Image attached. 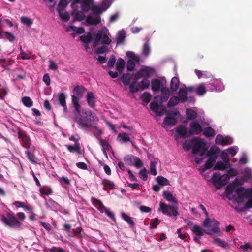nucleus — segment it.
<instances>
[{
  "mask_svg": "<svg viewBox=\"0 0 252 252\" xmlns=\"http://www.w3.org/2000/svg\"><path fill=\"white\" fill-rule=\"evenodd\" d=\"M83 229L81 227H78L75 229H73L70 233H68V236L72 237H77L78 238H82V235L81 232Z\"/></svg>",
  "mask_w": 252,
  "mask_h": 252,
  "instance_id": "obj_24",
  "label": "nucleus"
},
{
  "mask_svg": "<svg viewBox=\"0 0 252 252\" xmlns=\"http://www.w3.org/2000/svg\"><path fill=\"white\" fill-rule=\"evenodd\" d=\"M235 192L237 194L238 198L241 200L244 197L250 198L252 197V189L251 188L245 190L244 187H241L235 190Z\"/></svg>",
  "mask_w": 252,
  "mask_h": 252,
  "instance_id": "obj_8",
  "label": "nucleus"
},
{
  "mask_svg": "<svg viewBox=\"0 0 252 252\" xmlns=\"http://www.w3.org/2000/svg\"><path fill=\"white\" fill-rule=\"evenodd\" d=\"M71 15L74 16V20L75 21H81L84 19L85 15L82 11H73Z\"/></svg>",
  "mask_w": 252,
  "mask_h": 252,
  "instance_id": "obj_30",
  "label": "nucleus"
},
{
  "mask_svg": "<svg viewBox=\"0 0 252 252\" xmlns=\"http://www.w3.org/2000/svg\"><path fill=\"white\" fill-rule=\"evenodd\" d=\"M139 84H140V88L142 90H144L149 87L150 81L146 78H144Z\"/></svg>",
  "mask_w": 252,
  "mask_h": 252,
  "instance_id": "obj_60",
  "label": "nucleus"
},
{
  "mask_svg": "<svg viewBox=\"0 0 252 252\" xmlns=\"http://www.w3.org/2000/svg\"><path fill=\"white\" fill-rule=\"evenodd\" d=\"M158 210L169 217H177L179 215L177 205H170L160 202Z\"/></svg>",
  "mask_w": 252,
  "mask_h": 252,
  "instance_id": "obj_3",
  "label": "nucleus"
},
{
  "mask_svg": "<svg viewBox=\"0 0 252 252\" xmlns=\"http://www.w3.org/2000/svg\"><path fill=\"white\" fill-rule=\"evenodd\" d=\"M98 140L99 141V143L100 145L102 146V149H107L109 150L110 148H111V145L109 144V142L105 139H102L100 137L97 138Z\"/></svg>",
  "mask_w": 252,
  "mask_h": 252,
  "instance_id": "obj_47",
  "label": "nucleus"
},
{
  "mask_svg": "<svg viewBox=\"0 0 252 252\" xmlns=\"http://www.w3.org/2000/svg\"><path fill=\"white\" fill-rule=\"evenodd\" d=\"M112 2V0H103L99 6L92 5V11L95 15H100L110 6Z\"/></svg>",
  "mask_w": 252,
  "mask_h": 252,
  "instance_id": "obj_5",
  "label": "nucleus"
},
{
  "mask_svg": "<svg viewBox=\"0 0 252 252\" xmlns=\"http://www.w3.org/2000/svg\"><path fill=\"white\" fill-rule=\"evenodd\" d=\"M4 37L10 42L13 41L15 39V36L12 33L6 32H3V38Z\"/></svg>",
  "mask_w": 252,
  "mask_h": 252,
  "instance_id": "obj_61",
  "label": "nucleus"
},
{
  "mask_svg": "<svg viewBox=\"0 0 252 252\" xmlns=\"http://www.w3.org/2000/svg\"><path fill=\"white\" fill-rule=\"evenodd\" d=\"M121 217L129 224L130 227L133 228L134 227L135 223L131 217L124 212L121 213Z\"/></svg>",
  "mask_w": 252,
  "mask_h": 252,
  "instance_id": "obj_23",
  "label": "nucleus"
},
{
  "mask_svg": "<svg viewBox=\"0 0 252 252\" xmlns=\"http://www.w3.org/2000/svg\"><path fill=\"white\" fill-rule=\"evenodd\" d=\"M80 117L77 118L76 122L82 127H91L94 124V116L92 114V111L89 109L83 110L78 113Z\"/></svg>",
  "mask_w": 252,
  "mask_h": 252,
  "instance_id": "obj_1",
  "label": "nucleus"
},
{
  "mask_svg": "<svg viewBox=\"0 0 252 252\" xmlns=\"http://www.w3.org/2000/svg\"><path fill=\"white\" fill-rule=\"evenodd\" d=\"M70 28L73 32H75L79 34H82L85 32V29L83 27H77L74 26H71Z\"/></svg>",
  "mask_w": 252,
  "mask_h": 252,
  "instance_id": "obj_59",
  "label": "nucleus"
},
{
  "mask_svg": "<svg viewBox=\"0 0 252 252\" xmlns=\"http://www.w3.org/2000/svg\"><path fill=\"white\" fill-rule=\"evenodd\" d=\"M137 84L136 81H133L129 86V90L131 93H134L137 92L140 88V84Z\"/></svg>",
  "mask_w": 252,
  "mask_h": 252,
  "instance_id": "obj_46",
  "label": "nucleus"
},
{
  "mask_svg": "<svg viewBox=\"0 0 252 252\" xmlns=\"http://www.w3.org/2000/svg\"><path fill=\"white\" fill-rule=\"evenodd\" d=\"M179 101L180 99L178 96H175L171 97L167 103L168 107H172L176 105L179 103Z\"/></svg>",
  "mask_w": 252,
  "mask_h": 252,
  "instance_id": "obj_40",
  "label": "nucleus"
},
{
  "mask_svg": "<svg viewBox=\"0 0 252 252\" xmlns=\"http://www.w3.org/2000/svg\"><path fill=\"white\" fill-rule=\"evenodd\" d=\"M58 99L60 104L63 108L64 112L67 111V107L66 104L65 96L63 93H60L58 94Z\"/></svg>",
  "mask_w": 252,
  "mask_h": 252,
  "instance_id": "obj_18",
  "label": "nucleus"
},
{
  "mask_svg": "<svg viewBox=\"0 0 252 252\" xmlns=\"http://www.w3.org/2000/svg\"><path fill=\"white\" fill-rule=\"evenodd\" d=\"M92 39V36L90 32H88L86 35H83L80 37V40L85 43H88L90 42Z\"/></svg>",
  "mask_w": 252,
  "mask_h": 252,
  "instance_id": "obj_51",
  "label": "nucleus"
},
{
  "mask_svg": "<svg viewBox=\"0 0 252 252\" xmlns=\"http://www.w3.org/2000/svg\"><path fill=\"white\" fill-rule=\"evenodd\" d=\"M59 182L62 187L66 188L67 186L70 184V181L66 177H63L60 178Z\"/></svg>",
  "mask_w": 252,
  "mask_h": 252,
  "instance_id": "obj_52",
  "label": "nucleus"
},
{
  "mask_svg": "<svg viewBox=\"0 0 252 252\" xmlns=\"http://www.w3.org/2000/svg\"><path fill=\"white\" fill-rule=\"evenodd\" d=\"M26 154L27 155V156L29 159V160L32 162V163H36L35 159V156L33 154L31 153V151H29V149L27 150V151L25 152Z\"/></svg>",
  "mask_w": 252,
  "mask_h": 252,
  "instance_id": "obj_58",
  "label": "nucleus"
},
{
  "mask_svg": "<svg viewBox=\"0 0 252 252\" xmlns=\"http://www.w3.org/2000/svg\"><path fill=\"white\" fill-rule=\"evenodd\" d=\"M161 100L162 101H166L169 97V91L167 88L163 87L161 88Z\"/></svg>",
  "mask_w": 252,
  "mask_h": 252,
  "instance_id": "obj_35",
  "label": "nucleus"
},
{
  "mask_svg": "<svg viewBox=\"0 0 252 252\" xmlns=\"http://www.w3.org/2000/svg\"><path fill=\"white\" fill-rule=\"evenodd\" d=\"M134 61L129 60L127 62L126 67L127 70L129 71H133L134 69L135 64L134 62Z\"/></svg>",
  "mask_w": 252,
  "mask_h": 252,
  "instance_id": "obj_62",
  "label": "nucleus"
},
{
  "mask_svg": "<svg viewBox=\"0 0 252 252\" xmlns=\"http://www.w3.org/2000/svg\"><path fill=\"white\" fill-rule=\"evenodd\" d=\"M125 34L126 33L124 30H121L119 32L117 38V44H122L124 43L126 38Z\"/></svg>",
  "mask_w": 252,
  "mask_h": 252,
  "instance_id": "obj_41",
  "label": "nucleus"
},
{
  "mask_svg": "<svg viewBox=\"0 0 252 252\" xmlns=\"http://www.w3.org/2000/svg\"><path fill=\"white\" fill-rule=\"evenodd\" d=\"M17 130L18 137L20 139L22 146L27 150L30 149L31 145V140L29 136L25 130L20 128H18Z\"/></svg>",
  "mask_w": 252,
  "mask_h": 252,
  "instance_id": "obj_4",
  "label": "nucleus"
},
{
  "mask_svg": "<svg viewBox=\"0 0 252 252\" xmlns=\"http://www.w3.org/2000/svg\"><path fill=\"white\" fill-rule=\"evenodd\" d=\"M150 108L153 112L158 113L159 109V105L157 102L152 101L150 104Z\"/></svg>",
  "mask_w": 252,
  "mask_h": 252,
  "instance_id": "obj_57",
  "label": "nucleus"
},
{
  "mask_svg": "<svg viewBox=\"0 0 252 252\" xmlns=\"http://www.w3.org/2000/svg\"><path fill=\"white\" fill-rule=\"evenodd\" d=\"M118 138H120L119 140L123 142H126L130 141V138L128 136L127 134L126 133H120L118 135Z\"/></svg>",
  "mask_w": 252,
  "mask_h": 252,
  "instance_id": "obj_54",
  "label": "nucleus"
},
{
  "mask_svg": "<svg viewBox=\"0 0 252 252\" xmlns=\"http://www.w3.org/2000/svg\"><path fill=\"white\" fill-rule=\"evenodd\" d=\"M156 164H157V162H156L155 161H151L150 162V172L152 175H153L154 176L156 175L157 174V172L156 168Z\"/></svg>",
  "mask_w": 252,
  "mask_h": 252,
  "instance_id": "obj_56",
  "label": "nucleus"
},
{
  "mask_svg": "<svg viewBox=\"0 0 252 252\" xmlns=\"http://www.w3.org/2000/svg\"><path fill=\"white\" fill-rule=\"evenodd\" d=\"M87 101L89 106L94 107L95 106V97L92 92H88L87 94Z\"/></svg>",
  "mask_w": 252,
  "mask_h": 252,
  "instance_id": "obj_27",
  "label": "nucleus"
},
{
  "mask_svg": "<svg viewBox=\"0 0 252 252\" xmlns=\"http://www.w3.org/2000/svg\"><path fill=\"white\" fill-rule=\"evenodd\" d=\"M191 230L198 236L201 237L204 235V230H203L200 226L197 225H194L192 228H191ZM204 232L205 231H204Z\"/></svg>",
  "mask_w": 252,
  "mask_h": 252,
  "instance_id": "obj_31",
  "label": "nucleus"
},
{
  "mask_svg": "<svg viewBox=\"0 0 252 252\" xmlns=\"http://www.w3.org/2000/svg\"><path fill=\"white\" fill-rule=\"evenodd\" d=\"M80 99H81V98L76 96L75 95H73L72 96V103L78 113H80V110L81 108V106L78 103V100Z\"/></svg>",
  "mask_w": 252,
  "mask_h": 252,
  "instance_id": "obj_33",
  "label": "nucleus"
},
{
  "mask_svg": "<svg viewBox=\"0 0 252 252\" xmlns=\"http://www.w3.org/2000/svg\"><path fill=\"white\" fill-rule=\"evenodd\" d=\"M236 188V184L235 182H233L232 183H230L228 184L225 189V192L227 195L231 194L233 191Z\"/></svg>",
  "mask_w": 252,
  "mask_h": 252,
  "instance_id": "obj_50",
  "label": "nucleus"
},
{
  "mask_svg": "<svg viewBox=\"0 0 252 252\" xmlns=\"http://www.w3.org/2000/svg\"><path fill=\"white\" fill-rule=\"evenodd\" d=\"M139 177L143 181H146L148 178L147 170L144 168L139 172Z\"/></svg>",
  "mask_w": 252,
  "mask_h": 252,
  "instance_id": "obj_64",
  "label": "nucleus"
},
{
  "mask_svg": "<svg viewBox=\"0 0 252 252\" xmlns=\"http://www.w3.org/2000/svg\"><path fill=\"white\" fill-rule=\"evenodd\" d=\"M161 85V82L158 79H153L151 81V88L154 92L159 91Z\"/></svg>",
  "mask_w": 252,
  "mask_h": 252,
  "instance_id": "obj_20",
  "label": "nucleus"
},
{
  "mask_svg": "<svg viewBox=\"0 0 252 252\" xmlns=\"http://www.w3.org/2000/svg\"><path fill=\"white\" fill-rule=\"evenodd\" d=\"M163 197L167 201L171 202H173L175 205H178V201L173 194L167 190H165L163 192Z\"/></svg>",
  "mask_w": 252,
  "mask_h": 252,
  "instance_id": "obj_16",
  "label": "nucleus"
},
{
  "mask_svg": "<svg viewBox=\"0 0 252 252\" xmlns=\"http://www.w3.org/2000/svg\"><path fill=\"white\" fill-rule=\"evenodd\" d=\"M226 168H227L226 163L222 161H218L214 167V170H223Z\"/></svg>",
  "mask_w": 252,
  "mask_h": 252,
  "instance_id": "obj_49",
  "label": "nucleus"
},
{
  "mask_svg": "<svg viewBox=\"0 0 252 252\" xmlns=\"http://www.w3.org/2000/svg\"><path fill=\"white\" fill-rule=\"evenodd\" d=\"M81 7L83 12H87L90 9H92V5H94V0H83L80 1Z\"/></svg>",
  "mask_w": 252,
  "mask_h": 252,
  "instance_id": "obj_12",
  "label": "nucleus"
},
{
  "mask_svg": "<svg viewBox=\"0 0 252 252\" xmlns=\"http://www.w3.org/2000/svg\"><path fill=\"white\" fill-rule=\"evenodd\" d=\"M111 42V40L108 36L99 31L95 35V39L94 42V45H98L100 43L103 44L109 45Z\"/></svg>",
  "mask_w": 252,
  "mask_h": 252,
  "instance_id": "obj_7",
  "label": "nucleus"
},
{
  "mask_svg": "<svg viewBox=\"0 0 252 252\" xmlns=\"http://www.w3.org/2000/svg\"><path fill=\"white\" fill-rule=\"evenodd\" d=\"M176 132L181 137L184 138L186 137L187 129L185 126L180 125L177 128Z\"/></svg>",
  "mask_w": 252,
  "mask_h": 252,
  "instance_id": "obj_42",
  "label": "nucleus"
},
{
  "mask_svg": "<svg viewBox=\"0 0 252 252\" xmlns=\"http://www.w3.org/2000/svg\"><path fill=\"white\" fill-rule=\"evenodd\" d=\"M131 79V75L129 73L123 74L121 77L122 82L125 85H129L130 83Z\"/></svg>",
  "mask_w": 252,
  "mask_h": 252,
  "instance_id": "obj_45",
  "label": "nucleus"
},
{
  "mask_svg": "<svg viewBox=\"0 0 252 252\" xmlns=\"http://www.w3.org/2000/svg\"><path fill=\"white\" fill-rule=\"evenodd\" d=\"M215 141L216 144L223 146L228 145L231 144V142L229 141V139L228 138L224 137L220 134H219L217 136Z\"/></svg>",
  "mask_w": 252,
  "mask_h": 252,
  "instance_id": "obj_15",
  "label": "nucleus"
},
{
  "mask_svg": "<svg viewBox=\"0 0 252 252\" xmlns=\"http://www.w3.org/2000/svg\"><path fill=\"white\" fill-rule=\"evenodd\" d=\"M177 122V119L173 117L167 116L165 118L163 122V126L165 127L166 126H173L176 125Z\"/></svg>",
  "mask_w": 252,
  "mask_h": 252,
  "instance_id": "obj_19",
  "label": "nucleus"
},
{
  "mask_svg": "<svg viewBox=\"0 0 252 252\" xmlns=\"http://www.w3.org/2000/svg\"><path fill=\"white\" fill-rule=\"evenodd\" d=\"M213 243H216L218 246L224 249H228L229 247L227 243L219 238H215Z\"/></svg>",
  "mask_w": 252,
  "mask_h": 252,
  "instance_id": "obj_38",
  "label": "nucleus"
},
{
  "mask_svg": "<svg viewBox=\"0 0 252 252\" xmlns=\"http://www.w3.org/2000/svg\"><path fill=\"white\" fill-rule=\"evenodd\" d=\"M101 184L103 186V189L105 190L107 189H115L114 183L109 180L104 179L102 181Z\"/></svg>",
  "mask_w": 252,
  "mask_h": 252,
  "instance_id": "obj_22",
  "label": "nucleus"
},
{
  "mask_svg": "<svg viewBox=\"0 0 252 252\" xmlns=\"http://www.w3.org/2000/svg\"><path fill=\"white\" fill-rule=\"evenodd\" d=\"M179 86V80L178 77H174L172 78L170 82V89L173 91H176Z\"/></svg>",
  "mask_w": 252,
  "mask_h": 252,
  "instance_id": "obj_28",
  "label": "nucleus"
},
{
  "mask_svg": "<svg viewBox=\"0 0 252 252\" xmlns=\"http://www.w3.org/2000/svg\"><path fill=\"white\" fill-rule=\"evenodd\" d=\"M178 96L182 102H185L187 101V93L185 89L180 88L178 92Z\"/></svg>",
  "mask_w": 252,
  "mask_h": 252,
  "instance_id": "obj_32",
  "label": "nucleus"
},
{
  "mask_svg": "<svg viewBox=\"0 0 252 252\" xmlns=\"http://www.w3.org/2000/svg\"><path fill=\"white\" fill-rule=\"evenodd\" d=\"M86 91V89L82 85H77L75 86L73 90V92L74 94V95L81 98L83 96Z\"/></svg>",
  "mask_w": 252,
  "mask_h": 252,
  "instance_id": "obj_14",
  "label": "nucleus"
},
{
  "mask_svg": "<svg viewBox=\"0 0 252 252\" xmlns=\"http://www.w3.org/2000/svg\"><path fill=\"white\" fill-rule=\"evenodd\" d=\"M208 159L204 165V170L211 168L216 162L217 156H208Z\"/></svg>",
  "mask_w": 252,
  "mask_h": 252,
  "instance_id": "obj_21",
  "label": "nucleus"
},
{
  "mask_svg": "<svg viewBox=\"0 0 252 252\" xmlns=\"http://www.w3.org/2000/svg\"><path fill=\"white\" fill-rule=\"evenodd\" d=\"M125 66V62L122 58H119L117 62L116 69L117 71L121 73Z\"/></svg>",
  "mask_w": 252,
  "mask_h": 252,
  "instance_id": "obj_34",
  "label": "nucleus"
},
{
  "mask_svg": "<svg viewBox=\"0 0 252 252\" xmlns=\"http://www.w3.org/2000/svg\"><path fill=\"white\" fill-rule=\"evenodd\" d=\"M57 11L59 13V16L65 22H67L69 21L70 19V16L69 13L67 11H65V10H61Z\"/></svg>",
  "mask_w": 252,
  "mask_h": 252,
  "instance_id": "obj_37",
  "label": "nucleus"
},
{
  "mask_svg": "<svg viewBox=\"0 0 252 252\" xmlns=\"http://www.w3.org/2000/svg\"><path fill=\"white\" fill-rule=\"evenodd\" d=\"M1 220L5 225L11 228L20 227L22 223L20 222L16 217L10 213L7 212L6 215L1 216Z\"/></svg>",
  "mask_w": 252,
  "mask_h": 252,
  "instance_id": "obj_2",
  "label": "nucleus"
},
{
  "mask_svg": "<svg viewBox=\"0 0 252 252\" xmlns=\"http://www.w3.org/2000/svg\"><path fill=\"white\" fill-rule=\"evenodd\" d=\"M220 149L216 146H212L209 150L207 152V156H217V154L219 152Z\"/></svg>",
  "mask_w": 252,
  "mask_h": 252,
  "instance_id": "obj_43",
  "label": "nucleus"
},
{
  "mask_svg": "<svg viewBox=\"0 0 252 252\" xmlns=\"http://www.w3.org/2000/svg\"><path fill=\"white\" fill-rule=\"evenodd\" d=\"M67 148L70 152H76L79 155L81 154V148L79 143H75L74 145H67Z\"/></svg>",
  "mask_w": 252,
  "mask_h": 252,
  "instance_id": "obj_26",
  "label": "nucleus"
},
{
  "mask_svg": "<svg viewBox=\"0 0 252 252\" xmlns=\"http://www.w3.org/2000/svg\"><path fill=\"white\" fill-rule=\"evenodd\" d=\"M151 95L150 93L145 92L142 96V100L145 103H149L151 100Z\"/></svg>",
  "mask_w": 252,
  "mask_h": 252,
  "instance_id": "obj_63",
  "label": "nucleus"
},
{
  "mask_svg": "<svg viewBox=\"0 0 252 252\" xmlns=\"http://www.w3.org/2000/svg\"><path fill=\"white\" fill-rule=\"evenodd\" d=\"M157 181L158 184L161 186H166L170 185L169 180L166 178L161 176H158L157 178Z\"/></svg>",
  "mask_w": 252,
  "mask_h": 252,
  "instance_id": "obj_44",
  "label": "nucleus"
},
{
  "mask_svg": "<svg viewBox=\"0 0 252 252\" xmlns=\"http://www.w3.org/2000/svg\"><path fill=\"white\" fill-rule=\"evenodd\" d=\"M68 4V2L67 0H60L57 10H64L65 8L67 6Z\"/></svg>",
  "mask_w": 252,
  "mask_h": 252,
  "instance_id": "obj_53",
  "label": "nucleus"
},
{
  "mask_svg": "<svg viewBox=\"0 0 252 252\" xmlns=\"http://www.w3.org/2000/svg\"><path fill=\"white\" fill-rule=\"evenodd\" d=\"M203 135L206 137H212L215 135V131L211 127H207L203 130Z\"/></svg>",
  "mask_w": 252,
  "mask_h": 252,
  "instance_id": "obj_29",
  "label": "nucleus"
},
{
  "mask_svg": "<svg viewBox=\"0 0 252 252\" xmlns=\"http://www.w3.org/2000/svg\"><path fill=\"white\" fill-rule=\"evenodd\" d=\"M207 92L206 87H205V85L204 83H200L199 85L195 88V92L196 94L199 96L203 95Z\"/></svg>",
  "mask_w": 252,
  "mask_h": 252,
  "instance_id": "obj_25",
  "label": "nucleus"
},
{
  "mask_svg": "<svg viewBox=\"0 0 252 252\" xmlns=\"http://www.w3.org/2000/svg\"><path fill=\"white\" fill-rule=\"evenodd\" d=\"M23 104L27 107L30 108L33 105V101L28 96H24L22 98Z\"/></svg>",
  "mask_w": 252,
  "mask_h": 252,
  "instance_id": "obj_48",
  "label": "nucleus"
},
{
  "mask_svg": "<svg viewBox=\"0 0 252 252\" xmlns=\"http://www.w3.org/2000/svg\"><path fill=\"white\" fill-rule=\"evenodd\" d=\"M136 157L132 155H128L124 158L125 162L129 165H133Z\"/></svg>",
  "mask_w": 252,
  "mask_h": 252,
  "instance_id": "obj_39",
  "label": "nucleus"
},
{
  "mask_svg": "<svg viewBox=\"0 0 252 252\" xmlns=\"http://www.w3.org/2000/svg\"><path fill=\"white\" fill-rule=\"evenodd\" d=\"M191 142L192 144V153L193 154H197L206 147L205 142L197 137L193 138Z\"/></svg>",
  "mask_w": 252,
  "mask_h": 252,
  "instance_id": "obj_6",
  "label": "nucleus"
},
{
  "mask_svg": "<svg viewBox=\"0 0 252 252\" xmlns=\"http://www.w3.org/2000/svg\"><path fill=\"white\" fill-rule=\"evenodd\" d=\"M212 226L207 229V231L205 232V233L208 235H213V234L220 233V236L221 235L220 230L218 226V222L216 220L211 221Z\"/></svg>",
  "mask_w": 252,
  "mask_h": 252,
  "instance_id": "obj_10",
  "label": "nucleus"
},
{
  "mask_svg": "<svg viewBox=\"0 0 252 252\" xmlns=\"http://www.w3.org/2000/svg\"><path fill=\"white\" fill-rule=\"evenodd\" d=\"M186 115L187 119L189 120H194L197 117V113L191 109H187L186 110Z\"/></svg>",
  "mask_w": 252,
  "mask_h": 252,
  "instance_id": "obj_36",
  "label": "nucleus"
},
{
  "mask_svg": "<svg viewBox=\"0 0 252 252\" xmlns=\"http://www.w3.org/2000/svg\"><path fill=\"white\" fill-rule=\"evenodd\" d=\"M100 15H97L96 17H93L91 15H88L86 19V22L89 25L96 26L101 22V17Z\"/></svg>",
  "mask_w": 252,
  "mask_h": 252,
  "instance_id": "obj_13",
  "label": "nucleus"
},
{
  "mask_svg": "<svg viewBox=\"0 0 252 252\" xmlns=\"http://www.w3.org/2000/svg\"><path fill=\"white\" fill-rule=\"evenodd\" d=\"M190 129L189 131L190 135H197L202 131L201 125L197 121H192L190 123Z\"/></svg>",
  "mask_w": 252,
  "mask_h": 252,
  "instance_id": "obj_9",
  "label": "nucleus"
},
{
  "mask_svg": "<svg viewBox=\"0 0 252 252\" xmlns=\"http://www.w3.org/2000/svg\"><path fill=\"white\" fill-rule=\"evenodd\" d=\"M126 56L131 58L133 61H134L136 62H139L140 61V58L138 56H136L134 53L132 51H128L126 52Z\"/></svg>",
  "mask_w": 252,
  "mask_h": 252,
  "instance_id": "obj_55",
  "label": "nucleus"
},
{
  "mask_svg": "<svg viewBox=\"0 0 252 252\" xmlns=\"http://www.w3.org/2000/svg\"><path fill=\"white\" fill-rule=\"evenodd\" d=\"M91 201L93 205L101 212H103L106 207L104 206L101 201L94 197L91 198Z\"/></svg>",
  "mask_w": 252,
  "mask_h": 252,
  "instance_id": "obj_17",
  "label": "nucleus"
},
{
  "mask_svg": "<svg viewBox=\"0 0 252 252\" xmlns=\"http://www.w3.org/2000/svg\"><path fill=\"white\" fill-rule=\"evenodd\" d=\"M150 73L147 69H141L134 74V81H136L142 77L148 78L150 77Z\"/></svg>",
  "mask_w": 252,
  "mask_h": 252,
  "instance_id": "obj_11",
  "label": "nucleus"
}]
</instances>
